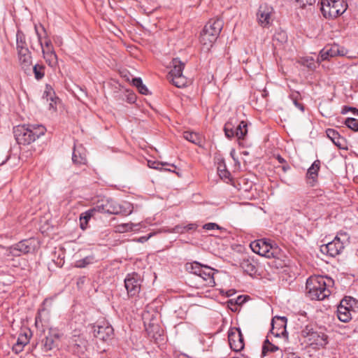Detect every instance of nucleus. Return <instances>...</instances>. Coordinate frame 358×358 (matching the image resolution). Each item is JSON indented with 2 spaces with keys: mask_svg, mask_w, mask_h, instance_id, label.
<instances>
[{
  "mask_svg": "<svg viewBox=\"0 0 358 358\" xmlns=\"http://www.w3.org/2000/svg\"><path fill=\"white\" fill-rule=\"evenodd\" d=\"M141 9L143 10L144 13H147L148 15L152 13L155 9H148L144 7V6H141Z\"/></svg>",
  "mask_w": 358,
  "mask_h": 358,
  "instance_id": "47",
  "label": "nucleus"
},
{
  "mask_svg": "<svg viewBox=\"0 0 358 358\" xmlns=\"http://www.w3.org/2000/svg\"><path fill=\"white\" fill-rule=\"evenodd\" d=\"M57 98H52L50 97V103H49V108L53 109L54 110H56L55 105L57 103Z\"/></svg>",
  "mask_w": 358,
  "mask_h": 358,
  "instance_id": "43",
  "label": "nucleus"
},
{
  "mask_svg": "<svg viewBox=\"0 0 358 358\" xmlns=\"http://www.w3.org/2000/svg\"><path fill=\"white\" fill-rule=\"evenodd\" d=\"M356 300L351 296H345L337 308V317L343 322H348L352 319V312Z\"/></svg>",
  "mask_w": 358,
  "mask_h": 358,
  "instance_id": "7",
  "label": "nucleus"
},
{
  "mask_svg": "<svg viewBox=\"0 0 358 358\" xmlns=\"http://www.w3.org/2000/svg\"><path fill=\"white\" fill-rule=\"evenodd\" d=\"M94 335L96 338L103 341L112 339L113 336V328L108 322H101L93 326Z\"/></svg>",
  "mask_w": 358,
  "mask_h": 358,
  "instance_id": "12",
  "label": "nucleus"
},
{
  "mask_svg": "<svg viewBox=\"0 0 358 358\" xmlns=\"http://www.w3.org/2000/svg\"><path fill=\"white\" fill-rule=\"evenodd\" d=\"M72 162L75 165H85L87 164V157L82 146L74 148L72 155Z\"/></svg>",
  "mask_w": 358,
  "mask_h": 358,
  "instance_id": "21",
  "label": "nucleus"
},
{
  "mask_svg": "<svg viewBox=\"0 0 358 358\" xmlns=\"http://www.w3.org/2000/svg\"><path fill=\"white\" fill-rule=\"evenodd\" d=\"M223 21L221 19H211L205 25L203 29L208 30L209 33L218 36L223 28Z\"/></svg>",
  "mask_w": 358,
  "mask_h": 358,
  "instance_id": "20",
  "label": "nucleus"
},
{
  "mask_svg": "<svg viewBox=\"0 0 358 358\" xmlns=\"http://www.w3.org/2000/svg\"><path fill=\"white\" fill-rule=\"evenodd\" d=\"M148 164L150 168L155 169H161L160 166L168 165V163H166V162L162 163V162H157V161L149 160V161H148Z\"/></svg>",
  "mask_w": 358,
  "mask_h": 358,
  "instance_id": "39",
  "label": "nucleus"
},
{
  "mask_svg": "<svg viewBox=\"0 0 358 358\" xmlns=\"http://www.w3.org/2000/svg\"><path fill=\"white\" fill-rule=\"evenodd\" d=\"M90 263V259L88 257H86L78 262V267H85L87 264Z\"/></svg>",
  "mask_w": 358,
  "mask_h": 358,
  "instance_id": "42",
  "label": "nucleus"
},
{
  "mask_svg": "<svg viewBox=\"0 0 358 358\" xmlns=\"http://www.w3.org/2000/svg\"><path fill=\"white\" fill-rule=\"evenodd\" d=\"M45 130L43 125L23 124L14 127L13 134L17 143L29 145L43 136Z\"/></svg>",
  "mask_w": 358,
  "mask_h": 358,
  "instance_id": "2",
  "label": "nucleus"
},
{
  "mask_svg": "<svg viewBox=\"0 0 358 358\" xmlns=\"http://www.w3.org/2000/svg\"><path fill=\"white\" fill-rule=\"evenodd\" d=\"M94 213H96V211L93 208L80 215V225L82 229H86L88 221L94 215Z\"/></svg>",
  "mask_w": 358,
  "mask_h": 358,
  "instance_id": "27",
  "label": "nucleus"
},
{
  "mask_svg": "<svg viewBox=\"0 0 358 358\" xmlns=\"http://www.w3.org/2000/svg\"><path fill=\"white\" fill-rule=\"evenodd\" d=\"M203 228L206 230H214V229H220L219 225H217L215 223H213V222H209V223L205 224L203 225Z\"/></svg>",
  "mask_w": 358,
  "mask_h": 358,
  "instance_id": "40",
  "label": "nucleus"
},
{
  "mask_svg": "<svg viewBox=\"0 0 358 358\" xmlns=\"http://www.w3.org/2000/svg\"><path fill=\"white\" fill-rule=\"evenodd\" d=\"M327 137L341 149L344 148V139L341 137L338 131L333 129H328L326 131Z\"/></svg>",
  "mask_w": 358,
  "mask_h": 358,
  "instance_id": "23",
  "label": "nucleus"
},
{
  "mask_svg": "<svg viewBox=\"0 0 358 358\" xmlns=\"http://www.w3.org/2000/svg\"><path fill=\"white\" fill-rule=\"evenodd\" d=\"M29 342V338L26 334H20L13 346V351L15 354H18L23 350L24 347Z\"/></svg>",
  "mask_w": 358,
  "mask_h": 358,
  "instance_id": "24",
  "label": "nucleus"
},
{
  "mask_svg": "<svg viewBox=\"0 0 358 358\" xmlns=\"http://www.w3.org/2000/svg\"><path fill=\"white\" fill-rule=\"evenodd\" d=\"M282 169L284 172H286L289 169V166L288 165H284Z\"/></svg>",
  "mask_w": 358,
  "mask_h": 358,
  "instance_id": "50",
  "label": "nucleus"
},
{
  "mask_svg": "<svg viewBox=\"0 0 358 358\" xmlns=\"http://www.w3.org/2000/svg\"><path fill=\"white\" fill-rule=\"evenodd\" d=\"M230 348L235 352L241 351L245 346L244 338L240 328H231L228 334Z\"/></svg>",
  "mask_w": 358,
  "mask_h": 358,
  "instance_id": "13",
  "label": "nucleus"
},
{
  "mask_svg": "<svg viewBox=\"0 0 358 358\" xmlns=\"http://www.w3.org/2000/svg\"><path fill=\"white\" fill-rule=\"evenodd\" d=\"M301 334L306 339L305 341L315 349L324 348L328 343V336L321 330L315 329L312 326H306Z\"/></svg>",
  "mask_w": 358,
  "mask_h": 358,
  "instance_id": "4",
  "label": "nucleus"
},
{
  "mask_svg": "<svg viewBox=\"0 0 358 358\" xmlns=\"http://www.w3.org/2000/svg\"><path fill=\"white\" fill-rule=\"evenodd\" d=\"M277 159L280 164L285 163V160L280 155H278Z\"/></svg>",
  "mask_w": 358,
  "mask_h": 358,
  "instance_id": "49",
  "label": "nucleus"
},
{
  "mask_svg": "<svg viewBox=\"0 0 358 358\" xmlns=\"http://www.w3.org/2000/svg\"><path fill=\"white\" fill-rule=\"evenodd\" d=\"M217 37L215 34L209 33L208 30L203 29L200 35V43L203 46V49L208 51L216 41Z\"/></svg>",
  "mask_w": 358,
  "mask_h": 358,
  "instance_id": "18",
  "label": "nucleus"
},
{
  "mask_svg": "<svg viewBox=\"0 0 358 358\" xmlns=\"http://www.w3.org/2000/svg\"><path fill=\"white\" fill-rule=\"evenodd\" d=\"M27 45L26 43L25 36L22 31L18 30L16 34V49L17 52L20 51L21 49H27Z\"/></svg>",
  "mask_w": 358,
  "mask_h": 358,
  "instance_id": "28",
  "label": "nucleus"
},
{
  "mask_svg": "<svg viewBox=\"0 0 358 358\" xmlns=\"http://www.w3.org/2000/svg\"><path fill=\"white\" fill-rule=\"evenodd\" d=\"M236 126L232 121H229L224 124V131L228 138L236 136Z\"/></svg>",
  "mask_w": 358,
  "mask_h": 358,
  "instance_id": "31",
  "label": "nucleus"
},
{
  "mask_svg": "<svg viewBox=\"0 0 358 358\" xmlns=\"http://www.w3.org/2000/svg\"><path fill=\"white\" fill-rule=\"evenodd\" d=\"M42 27V29L44 31V32H45V29H44V27L43 26H41Z\"/></svg>",
  "mask_w": 358,
  "mask_h": 358,
  "instance_id": "53",
  "label": "nucleus"
},
{
  "mask_svg": "<svg viewBox=\"0 0 358 358\" xmlns=\"http://www.w3.org/2000/svg\"><path fill=\"white\" fill-rule=\"evenodd\" d=\"M31 250V245L29 240H23L17 244L10 247L7 252L12 256H20L22 254H27Z\"/></svg>",
  "mask_w": 358,
  "mask_h": 358,
  "instance_id": "17",
  "label": "nucleus"
},
{
  "mask_svg": "<svg viewBox=\"0 0 358 358\" xmlns=\"http://www.w3.org/2000/svg\"><path fill=\"white\" fill-rule=\"evenodd\" d=\"M287 318L285 317H275L271 321V334L275 337H286L287 338V332L286 330Z\"/></svg>",
  "mask_w": 358,
  "mask_h": 358,
  "instance_id": "15",
  "label": "nucleus"
},
{
  "mask_svg": "<svg viewBox=\"0 0 358 358\" xmlns=\"http://www.w3.org/2000/svg\"><path fill=\"white\" fill-rule=\"evenodd\" d=\"M273 8L266 3L262 4L257 13L258 24L265 28L268 27L273 22Z\"/></svg>",
  "mask_w": 358,
  "mask_h": 358,
  "instance_id": "11",
  "label": "nucleus"
},
{
  "mask_svg": "<svg viewBox=\"0 0 358 358\" xmlns=\"http://www.w3.org/2000/svg\"><path fill=\"white\" fill-rule=\"evenodd\" d=\"M179 229H180V228H179L178 227H176V231H177V232H180V231L179 230Z\"/></svg>",
  "mask_w": 358,
  "mask_h": 358,
  "instance_id": "52",
  "label": "nucleus"
},
{
  "mask_svg": "<svg viewBox=\"0 0 358 358\" xmlns=\"http://www.w3.org/2000/svg\"><path fill=\"white\" fill-rule=\"evenodd\" d=\"M334 280L329 277L311 276L306 281L307 295L312 300L322 301L331 294Z\"/></svg>",
  "mask_w": 358,
  "mask_h": 358,
  "instance_id": "1",
  "label": "nucleus"
},
{
  "mask_svg": "<svg viewBox=\"0 0 358 358\" xmlns=\"http://www.w3.org/2000/svg\"><path fill=\"white\" fill-rule=\"evenodd\" d=\"M42 53L46 63L51 67L57 64V56L54 50L51 40L45 36L44 43L41 45Z\"/></svg>",
  "mask_w": 358,
  "mask_h": 358,
  "instance_id": "10",
  "label": "nucleus"
},
{
  "mask_svg": "<svg viewBox=\"0 0 358 358\" xmlns=\"http://www.w3.org/2000/svg\"><path fill=\"white\" fill-rule=\"evenodd\" d=\"M119 208L120 209H118L117 215L121 214L123 215H128L133 211V206L130 203L123 202L122 203L119 204Z\"/></svg>",
  "mask_w": 358,
  "mask_h": 358,
  "instance_id": "33",
  "label": "nucleus"
},
{
  "mask_svg": "<svg viewBox=\"0 0 358 358\" xmlns=\"http://www.w3.org/2000/svg\"><path fill=\"white\" fill-rule=\"evenodd\" d=\"M196 229V225L195 224H189L187 226L184 227V229L185 231L195 230Z\"/></svg>",
  "mask_w": 358,
  "mask_h": 358,
  "instance_id": "45",
  "label": "nucleus"
},
{
  "mask_svg": "<svg viewBox=\"0 0 358 358\" xmlns=\"http://www.w3.org/2000/svg\"><path fill=\"white\" fill-rule=\"evenodd\" d=\"M241 267L249 275H252L257 271L256 266L252 259H243L241 262Z\"/></svg>",
  "mask_w": 358,
  "mask_h": 358,
  "instance_id": "25",
  "label": "nucleus"
},
{
  "mask_svg": "<svg viewBox=\"0 0 358 358\" xmlns=\"http://www.w3.org/2000/svg\"><path fill=\"white\" fill-rule=\"evenodd\" d=\"M348 238L345 232L338 234L332 241L320 246L321 252L330 257H336L343 251L345 248V243L348 240Z\"/></svg>",
  "mask_w": 358,
  "mask_h": 358,
  "instance_id": "6",
  "label": "nucleus"
},
{
  "mask_svg": "<svg viewBox=\"0 0 358 358\" xmlns=\"http://www.w3.org/2000/svg\"><path fill=\"white\" fill-rule=\"evenodd\" d=\"M217 173L221 179L229 180L231 173L227 170L226 165L223 162H220L217 166Z\"/></svg>",
  "mask_w": 358,
  "mask_h": 358,
  "instance_id": "32",
  "label": "nucleus"
},
{
  "mask_svg": "<svg viewBox=\"0 0 358 358\" xmlns=\"http://www.w3.org/2000/svg\"><path fill=\"white\" fill-rule=\"evenodd\" d=\"M184 67L185 63L178 58H174L172 60V69L167 76L169 82L178 88L184 87L188 84L187 78L182 74Z\"/></svg>",
  "mask_w": 358,
  "mask_h": 358,
  "instance_id": "5",
  "label": "nucleus"
},
{
  "mask_svg": "<svg viewBox=\"0 0 358 358\" xmlns=\"http://www.w3.org/2000/svg\"><path fill=\"white\" fill-rule=\"evenodd\" d=\"M183 137L187 141L196 145L199 144L201 142L200 137L196 133L185 131L183 133Z\"/></svg>",
  "mask_w": 358,
  "mask_h": 358,
  "instance_id": "36",
  "label": "nucleus"
},
{
  "mask_svg": "<svg viewBox=\"0 0 358 358\" xmlns=\"http://www.w3.org/2000/svg\"><path fill=\"white\" fill-rule=\"evenodd\" d=\"M340 55H343L339 50L338 45L336 44L325 46L320 52V57L322 60H327L331 57H334Z\"/></svg>",
  "mask_w": 358,
  "mask_h": 358,
  "instance_id": "19",
  "label": "nucleus"
},
{
  "mask_svg": "<svg viewBox=\"0 0 358 358\" xmlns=\"http://www.w3.org/2000/svg\"><path fill=\"white\" fill-rule=\"evenodd\" d=\"M33 72L36 80H41L45 76V66L43 64H36L33 66Z\"/></svg>",
  "mask_w": 358,
  "mask_h": 358,
  "instance_id": "34",
  "label": "nucleus"
},
{
  "mask_svg": "<svg viewBox=\"0 0 358 358\" xmlns=\"http://www.w3.org/2000/svg\"><path fill=\"white\" fill-rule=\"evenodd\" d=\"M34 29H35V31H36V36H37V38H38V43L41 45V43H44V41H43L42 36L38 32L36 25H35Z\"/></svg>",
  "mask_w": 358,
  "mask_h": 358,
  "instance_id": "44",
  "label": "nucleus"
},
{
  "mask_svg": "<svg viewBox=\"0 0 358 358\" xmlns=\"http://www.w3.org/2000/svg\"><path fill=\"white\" fill-rule=\"evenodd\" d=\"M142 278L137 273H129L124 279V286L128 295L131 297L137 296L141 288Z\"/></svg>",
  "mask_w": 358,
  "mask_h": 358,
  "instance_id": "9",
  "label": "nucleus"
},
{
  "mask_svg": "<svg viewBox=\"0 0 358 358\" xmlns=\"http://www.w3.org/2000/svg\"><path fill=\"white\" fill-rule=\"evenodd\" d=\"M185 269L190 273L199 276L203 286L213 287L215 285L214 275L218 271L198 262L187 263Z\"/></svg>",
  "mask_w": 358,
  "mask_h": 358,
  "instance_id": "3",
  "label": "nucleus"
},
{
  "mask_svg": "<svg viewBox=\"0 0 358 358\" xmlns=\"http://www.w3.org/2000/svg\"><path fill=\"white\" fill-rule=\"evenodd\" d=\"M155 234V232H152V233H150L147 236H141L138 239V241L139 243H145L146 242L148 239H150L151 237H152Z\"/></svg>",
  "mask_w": 358,
  "mask_h": 358,
  "instance_id": "41",
  "label": "nucleus"
},
{
  "mask_svg": "<svg viewBox=\"0 0 358 358\" xmlns=\"http://www.w3.org/2000/svg\"><path fill=\"white\" fill-rule=\"evenodd\" d=\"M236 136L238 139H244L248 134V123L245 121H241L236 126Z\"/></svg>",
  "mask_w": 358,
  "mask_h": 358,
  "instance_id": "26",
  "label": "nucleus"
},
{
  "mask_svg": "<svg viewBox=\"0 0 358 358\" xmlns=\"http://www.w3.org/2000/svg\"><path fill=\"white\" fill-rule=\"evenodd\" d=\"M118 209H120L119 203L111 199L99 201L94 207L96 212L114 215H117Z\"/></svg>",
  "mask_w": 358,
  "mask_h": 358,
  "instance_id": "14",
  "label": "nucleus"
},
{
  "mask_svg": "<svg viewBox=\"0 0 358 358\" xmlns=\"http://www.w3.org/2000/svg\"><path fill=\"white\" fill-rule=\"evenodd\" d=\"M294 105H295L297 108H299L301 110L303 111L304 108H303V105H302V104H301V103H298L296 100H294Z\"/></svg>",
  "mask_w": 358,
  "mask_h": 358,
  "instance_id": "48",
  "label": "nucleus"
},
{
  "mask_svg": "<svg viewBox=\"0 0 358 358\" xmlns=\"http://www.w3.org/2000/svg\"><path fill=\"white\" fill-rule=\"evenodd\" d=\"M42 342L44 350L45 351L50 350L54 347V340L52 336H46L45 338L43 339Z\"/></svg>",
  "mask_w": 358,
  "mask_h": 358,
  "instance_id": "38",
  "label": "nucleus"
},
{
  "mask_svg": "<svg viewBox=\"0 0 358 358\" xmlns=\"http://www.w3.org/2000/svg\"><path fill=\"white\" fill-rule=\"evenodd\" d=\"M279 350V348L271 343L268 338H267L264 343H263V345H262V356H266L267 355L268 352H276Z\"/></svg>",
  "mask_w": 358,
  "mask_h": 358,
  "instance_id": "29",
  "label": "nucleus"
},
{
  "mask_svg": "<svg viewBox=\"0 0 358 358\" xmlns=\"http://www.w3.org/2000/svg\"><path fill=\"white\" fill-rule=\"evenodd\" d=\"M348 110H352L354 114H358V109H357L355 108H351V107H349V108L345 107L343 108V113H346Z\"/></svg>",
  "mask_w": 358,
  "mask_h": 358,
  "instance_id": "46",
  "label": "nucleus"
},
{
  "mask_svg": "<svg viewBox=\"0 0 358 358\" xmlns=\"http://www.w3.org/2000/svg\"><path fill=\"white\" fill-rule=\"evenodd\" d=\"M140 224H134L131 222L120 224L116 226V231L119 233H124L134 230V227L138 226Z\"/></svg>",
  "mask_w": 358,
  "mask_h": 358,
  "instance_id": "30",
  "label": "nucleus"
},
{
  "mask_svg": "<svg viewBox=\"0 0 358 358\" xmlns=\"http://www.w3.org/2000/svg\"><path fill=\"white\" fill-rule=\"evenodd\" d=\"M251 250L259 255L271 258L274 257V248L266 239H258L251 242Z\"/></svg>",
  "mask_w": 358,
  "mask_h": 358,
  "instance_id": "8",
  "label": "nucleus"
},
{
  "mask_svg": "<svg viewBox=\"0 0 358 358\" xmlns=\"http://www.w3.org/2000/svg\"><path fill=\"white\" fill-rule=\"evenodd\" d=\"M345 125L355 131H358V120L353 117H348L345 121Z\"/></svg>",
  "mask_w": 358,
  "mask_h": 358,
  "instance_id": "37",
  "label": "nucleus"
},
{
  "mask_svg": "<svg viewBox=\"0 0 358 358\" xmlns=\"http://www.w3.org/2000/svg\"><path fill=\"white\" fill-rule=\"evenodd\" d=\"M287 358H300L298 355L296 354H291Z\"/></svg>",
  "mask_w": 358,
  "mask_h": 358,
  "instance_id": "51",
  "label": "nucleus"
},
{
  "mask_svg": "<svg viewBox=\"0 0 358 358\" xmlns=\"http://www.w3.org/2000/svg\"><path fill=\"white\" fill-rule=\"evenodd\" d=\"M320 161L317 159L313 163L311 166L308 169V171L306 173V177L308 180V182L311 186H313L315 182H316L317 175H318V171L320 170Z\"/></svg>",
  "mask_w": 358,
  "mask_h": 358,
  "instance_id": "22",
  "label": "nucleus"
},
{
  "mask_svg": "<svg viewBox=\"0 0 358 358\" xmlns=\"http://www.w3.org/2000/svg\"><path fill=\"white\" fill-rule=\"evenodd\" d=\"M17 52L19 64L21 68L25 73L30 71L31 66L32 65V57L29 48L21 49L20 51Z\"/></svg>",
  "mask_w": 358,
  "mask_h": 358,
  "instance_id": "16",
  "label": "nucleus"
},
{
  "mask_svg": "<svg viewBox=\"0 0 358 358\" xmlns=\"http://www.w3.org/2000/svg\"><path fill=\"white\" fill-rule=\"evenodd\" d=\"M133 85L138 90L139 92L142 94H148V90L147 87L143 83L141 78H135L132 80Z\"/></svg>",
  "mask_w": 358,
  "mask_h": 358,
  "instance_id": "35",
  "label": "nucleus"
}]
</instances>
